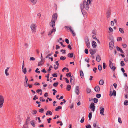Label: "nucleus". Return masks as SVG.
<instances>
[{
    "mask_svg": "<svg viewBox=\"0 0 128 128\" xmlns=\"http://www.w3.org/2000/svg\"><path fill=\"white\" fill-rule=\"evenodd\" d=\"M120 64L121 66H125V64L124 62L123 61H121Z\"/></svg>",
    "mask_w": 128,
    "mask_h": 128,
    "instance_id": "nucleus-40",
    "label": "nucleus"
},
{
    "mask_svg": "<svg viewBox=\"0 0 128 128\" xmlns=\"http://www.w3.org/2000/svg\"><path fill=\"white\" fill-rule=\"evenodd\" d=\"M90 108L91 109V111L94 112L95 111L96 107L94 103H91L90 106Z\"/></svg>",
    "mask_w": 128,
    "mask_h": 128,
    "instance_id": "nucleus-5",
    "label": "nucleus"
},
{
    "mask_svg": "<svg viewBox=\"0 0 128 128\" xmlns=\"http://www.w3.org/2000/svg\"><path fill=\"white\" fill-rule=\"evenodd\" d=\"M37 16L39 18H40L41 17V14L40 13H38L37 14Z\"/></svg>",
    "mask_w": 128,
    "mask_h": 128,
    "instance_id": "nucleus-59",
    "label": "nucleus"
},
{
    "mask_svg": "<svg viewBox=\"0 0 128 128\" xmlns=\"http://www.w3.org/2000/svg\"><path fill=\"white\" fill-rule=\"evenodd\" d=\"M30 28L32 33H36V32L37 26L36 24H32L30 25Z\"/></svg>",
    "mask_w": 128,
    "mask_h": 128,
    "instance_id": "nucleus-3",
    "label": "nucleus"
},
{
    "mask_svg": "<svg viewBox=\"0 0 128 128\" xmlns=\"http://www.w3.org/2000/svg\"><path fill=\"white\" fill-rule=\"evenodd\" d=\"M104 108H102L100 110V114L102 116H104Z\"/></svg>",
    "mask_w": 128,
    "mask_h": 128,
    "instance_id": "nucleus-17",
    "label": "nucleus"
},
{
    "mask_svg": "<svg viewBox=\"0 0 128 128\" xmlns=\"http://www.w3.org/2000/svg\"><path fill=\"white\" fill-rule=\"evenodd\" d=\"M58 82L54 83L53 84V86L54 87H56L58 86Z\"/></svg>",
    "mask_w": 128,
    "mask_h": 128,
    "instance_id": "nucleus-46",
    "label": "nucleus"
},
{
    "mask_svg": "<svg viewBox=\"0 0 128 128\" xmlns=\"http://www.w3.org/2000/svg\"><path fill=\"white\" fill-rule=\"evenodd\" d=\"M84 117H83L80 120V122L81 123H83L84 122Z\"/></svg>",
    "mask_w": 128,
    "mask_h": 128,
    "instance_id": "nucleus-49",
    "label": "nucleus"
},
{
    "mask_svg": "<svg viewBox=\"0 0 128 128\" xmlns=\"http://www.w3.org/2000/svg\"><path fill=\"white\" fill-rule=\"evenodd\" d=\"M71 86L70 85H68V86L66 88V89L68 91H70L71 89Z\"/></svg>",
    "mask_w": 128,
    "mask_h": 128,
    "instance_id": "nucleus-29",
    "label": "nucleus"
},
{
    "mask_svg": "<svg viewBox=\"0 0 128 128\" xmlns=\"http://www.w3.org/2000/svg\"><path fill=\"white\" fill-rule=\"evenodd\" d=\"M65 41L68 44H69V41L68 39H66Z\"/></svg>",
    "mask_w": 128,
    "mask_h": 128,
    "instance_id": "nucleus-63",
    "label": "nucleus"
},
{
    "mask_svg": "<svg viewBox=\"0 0 128 128\" xmlns=\"http://www.w3.org/2000/svg\"><path fill=\"white\" fill-rule=\"evenodd\" d=\"M94 101L95 103H97L98 101V100L97 98H94Z\"/></svg>",
    "mask_w": 128,
    "mask_h": 128,
    "instance_id": "nucleus-41",
    "label": "nucleus"
},
{
    "mask_svg": "<svg viewBox=\"0 0 128 128\" xmlns=\"http://www.w3.org/2000/svg\"><path fill=\"white\" fill-rule=\"evenodd\" d=\"M24 46L25 48H27L28 46V44L27 43H26L24 44Z\"/></svg>",
    "mask_w": 128,
    "mask_h": 128,
    "instance_id": "nucleus-58",
    "label": "nucleus"
},
{
    "mask_svg": "<svg viewBox=\"0 0 128 128\" xmlns=\"http://www.w3.org/2000/svg\"><path fill=\"white\" fill-rule=\"evenodd\" d=\"M103 65L104 69H105L106 66V64L104 63H103Z\"/></svg>",
    "mask_w": 128,
    "mask_h": 128,
    "instance_id": "nucleus-53",
    "label": "nucleus"
},
{
    "mask_svg": "<svg viewBox=\"0 0 128 128\" xmlns=\"http://www.w3.org/2000/svg\"><path fill=\"white\" fill-rule=\"evenodd\" d=\"M111 15V12L110 10H108L106 13V17L108 18H110Z\"/></svg>",
    "mask_w": 128,
    "mask_h": 128,
    "instance_id": "nucleus-11",
    "label": "nucleus"
},
{
    "mask_svg": "<svg viewBox=\"0 0 128 128\" xmlns=\"http://www.w3.org/2000/svg\"><path fill=\"white\" fill-rule=\"evenodd\" d=\"M120 32L122 34L124 33V31L121 28H119V29Z\"/></svg>",
    "mask_w": 128,
    "mask_h": 128,
    "instance_id": "nucleus-33",
    "label": "nucleus"
},
{
    "mask_svg": "<svg viewBox=\"0 0 128 128\" xmlns=\"http://www.w3.org/2000/svg\"><path fill=\"white\" fill-rule=\"evenodd\" d=\"M118 122L120 123V124H122V121L121 120V118L120 117H119L118 118Z\"/></svg>",
    "mask_w": 128,
    "mask_h": 128,
    "instance_id": "nucleus-45",
    "label": "nucleus"
},
{
    "mask_svg": "<svg viewBox=\"0 0 128 128\" xmlns=\"http://www.w3.org/2000/svg\"><path fill=\"white\" fill-rule=\"evenodd\" d=\"M92 112H90L88 115V117L90 120L92 116Z\"/></svg>",
    "mask_w": 128,
    "mask_h": 128,
    "instance_id": "nucleus-26",
    "label": "nucleus"
},
{
    "mask_svg": "<svg viewBox=\"0 0 128 128\" xmlns=\"http://www.w3.org/2000/svg\"><path fill=\"white\" fill-rule=\"evenodd\" d=\"M22 71L23 72L24 74H26L27 72L26 68H22Z\"/></svg>",
    "mask_w": 128,
    "mask_h": 128,
    "instance_id": "nucleus-24",
    "label": "nucleus"
},
{
    "mask_svg": "<svg viewBox=\"0 0 128 128\" xmlns=\"http://www.w3.org/2000/svg\"><path fill=\"white\" fill-rule=\"evenodd\" d=\"M86 46L88 48H90V42L89 41L88 39V37L87 38V39L86 40Z\"/></svg>",
    "mask_w": 128,
    "mask_h": 128,
    "instance_id": "nucleus-7",
    "label": "nucleus"
},
{
    "mask_svg": "<svg viewBox=\"0 0 128 128\" xmlns=\"http://www.w3.org/2000/svg\"><path fill=\"white\" fill-rule=\"evenodd\" d=\"M97 70V68H94L93 69V71L95 73H96V71Z\"/></svg>",
    "mask_w": 128,
    "mask_h": 128,
    "instance_id": "nucleus-56",
    "label": "nucleus"
},
{
    "mask_svg": "<svg viewBox=\"0 0 128 128\" xmlns=\"http://www.w3.org/2000/svg\"><path fill=\"white\" fill-rule=\"evenodd\" d=\"M52 54V53L50 54H48L46 56V58H49V56H50Z\"/></svg>",
    "mask_w": 128,
    "mask_h": 128,
    "instance_id": "nucleus-61",
    "label": "nucleus"
},
{
    "mask_svg": "<svg viewBox=\"0 0 128 128\" xmlns=\"http://www.w3.org/2000/svg\"><path fill=\"white\" fill-rule=\"evenodd\" d=\"M97 122H96L95 123H94L93 124V126L94 128H97L98 126L97 125Z\"/></svg>",
    "mask_w": 128,
    "mask_h": 128,
    "instance_id": "nucleus-34",
    "label": "nucleus"
},
{
    "mask_svg": "<svg viewBox=\"0 0 128 128\" xmlns=\"http://www.w3.org/2000/svg\"><path fill=\"white\" fill-rule=\"evenodd\" d=\"M124 60L126 62H127L128 61V58H124Z\"/></svg>",
    "mask_w": 128,
    "mask_h": 128,
    "instance_id": "nucleus-64",
    "label": "nucleus"
},
{
    "mask_svg": "<svg viewBox=\"0 0 128 128\" xmlns=\"http://www.w3.org/2000/svg\"><path fill=\"white\" fill-rule=\"evenodd\" d=\"M10 68L9 67H7L5 70V74L7 76L9 75V74L8 72Z\"/></svg>",
    "mask_w": 128,
    "mask_h": 128,
    "instance_id": "nucleus-13",
    "label": "nucleus"
},
{
    "mask_svg": "<svg viewBox=\"0 0 128 128\" xmlns=\"http://www.w3.org/2000/svg\"><path fill=\"white\" fill-rule=\"evenodd\" d=\"M98 68L99 70H101L102 69V66L100 65H99L98 66Z\"/></svg>",
    "mask_w": 128,
    "mask_h": 128,
    "instance_id": "nucleus-35",
    "label": "nucleus"
},
{
    "mask_svg": "<svg viewBox=\"0 0 128 128\" xmlns=\"http://www.w3.org/2000/svg\"><path fill=\"white\" fill-rule=\"evenodd\" d=\"M52 76L54 77H57L58 76L56 74H52Z\"/></svg>",
    "mask_w": 128,
    "mask_h": 128,
    "instance_id": "nucleus-60",
    "label": "nucleus"
},
{
    "mask_svg": "<svg viewBox=\"0 0 128 128\" xmlns=\"http://www.w3.org/2000/svg\"><path fill=\"white\" fill-rule=\"evenodd\" d=\"M44 111V110L43 108H41L39 110V112L41 113H42Z\"/></svg>",
    "mask_w": 128,
    "mask_h": 128,
    "instance_id": "nucleus-43",
    "label": "nucleus"
},
{
    "mask_svg": "<svg viewBox=\"0 0 128 128\" xmlns=\"http://www.w3.org/2000/svg\"><path fill=\"white\" fill-rule=\"evenodd\" d=\"M70 32L72 34L73 36H76V34L74 32V30H72Z\"/></svg>",
    "mask_w": 128,
    "mask_h": 128,
    "instance_id": "nucleus-39",
    "label": "nucleus"
},
{
    "mask_svg": "<svg viewBox=\"0 0 128 128\" xmlns=\"http://www.w3.org/2000/svg\"><path fill=\"white\" fill-rule=\"evenodd\" d=\"M42 62L41 61L40 62H39L38 63V66H42L43 65V64L42 63V62Z\"/></svg>",
    "mask_w": 128,
    "mask_h": 128,
    "instance_id": "nucleus-44",
    "label": "nucleus"
},
{
    "mask_svg": "<svg viewBox=\"0 0 128 128\" xmlns=\"http://www.w3.org/2000/svg\"><path fill=\"white\" fill-rule=\"evenodd\" d=\"M46 115L48 114L52 115V113L50 111H47V112L46 113Z\"/></svg>",
    "mask_w": 128,
    "mask_h": 128,
    "instance_id": "nucleus-28",
    "label": "nucleus"
},
{
    "mask_svg": "<svg viewBox=\"0 0 128 128\" xmlns=\"http://www.w3.org/2000/svg\"><path fill=\"white\" fill-rule=\"evenodd\" d=\"M39 70V69L38 68H37L36 69V70L35 71V72H37L38 74H40V71H38V70Z\"/></svg>",
    "mask_w": 128,
    "mask_h": 128,
    "instance_id": "nucleus-54",
    "label": "nucleus"
},
{
    "mask_svg": "<svg viewBox=\"0 0 128 128\" xmlns=\"http://www.w3.org/2000/svg\"><path fill=\"white\" fill-rule=\"evenodd\" d=\"M28 1L30 2L33 4H35L37 2V0H28Z\"/></svg>",
    "mask_w": 128,
    "mask_h": 128,
    "instance_id": "nucleus-10",
    "label": "nucleus"
},
{
    "mask_svg": "<svg viewBox=\"0 0 128 128\" xmlns=\"http://www.w3.org/2000/svg\"><path fill=\"white\" fill-rule=\"evenodd\" d=\"M71 77L70 78V82L71 84H72V83H74V78L73 76H71Z\"/></svg>",
    "mask_w": 128,
    "mask_h": 128,
    "instance_id": "nucleus-23",
    "label": "nucleus"
},
{
    "mask_svg": "<svg viewBox=\"0 0 128 128\" xmlns=\"http://www.w3.org/2000/svg\"><path fill=\"white\" fill-rule=\"evenodd\" d=\"M122 46L124 48H126L127 47V45L126 44H122Z\"/></svg>",
    "mask_w": 128,
    "mask_h": 128,
    "instance_id": "nucleus-62",
    "label": "nucleus"
},
{
    "mask_svg": "<svg viewBox=\"0 0 128 128\" xmlns=\"http://www.w3.org/2000/svg\"><path fill=\"white\" fill-rule=\"evenodd\" d=\"M57 18L58 14L57 13H55L53 15L52 20L50 23V25L53 28L49 32L48 34V36H50L53 32H55L56 31V28H54V26L56 24L55 22L57 20Z\"/></svg>",
    "mask_w": 128,
    "mask_h": 128,
    "instance_id": "nucleus-1",
    "label": "nucleus"
},
{
    "mask_svg": "<svg viewBox=\"0 0 128 128\" xmlns=\"http://www.w3.org/2000/svg\"><path fill=\"white\" fill-rule=\"evenodd\" d=\"M96 97L97 98H99L101 97V95L100 94H97L96 95Z\"/></svg>",
    "mask_w": 128,
    "mask_h": 128,
    "instance_id": "nucleus-42",
    "label": "nucleus"
},
{
    "mask_svg": "<svg viewBox=\"0 0 128 128\" xmlns=\"http://www.w3.org/2000/svg\"><path fill=\"white\" fill-rule=\"evenodd\" d=\"M96 61L98 62L100 61L101 60V58L100 56L98 55L97 56L96 58Z\"/></svg>",
    "mask_w": 128,
    "mask_h": 128,
    "instance_id": "nucleus-21",
    "label": "nucleus"
},
{
    "mask_svg": "<svg viewBox=\"0 0 128 128\" xmlns=\"http://www.w3.org/2000/svg\"><path fill=\"white\" fill-rule=\"evenodd\" d=\"M75 92L76 93L77 95L79 94L80 92V88L78 86H76V87Z\"/></svg>",
    "mask_w": 128,
    "mask_h": 128,
    "instance_id": "nucleus-8",
    "label": "nucleus"
},
{
    "mask_svg": "<svg viewBox=\"0 0 128 128\" xmlns=\"http://www.w3.org/2000/svg\"><path fill=\"white\" fill-rule=\"evenodd\" d=\"M65 28L67 29L68 30H69L70 32L72 31V30H73L72 28H71L70 26H66L65 27Z\"/></svg>",
    "mask_w": 128,
    "mask_h": 128,
    "instance_id": "nucleus-20",
    "label": "nucleus"
},
{
    "mask_svg": "<svg viewBox=\"0 0 128 128\" xmlns=\"http://www.w3.org/2000/svg\"><path fill=\"white\" fill-rule=\"evenodd\" d=\"M72 74V73L71 72H69L68 73L66 74V76L67 77H68L69 76L70 77H71V75Z\"/></svg>",
    "mask_w": 128,
    "mask_h": 128,
    "instance_id": "nucleus-47",
    "label": "nucleus"
},
{
    "mask_svg": "<svg viewBox=\"0 0 128 128\" xmlns=\"http://www.w3.org/2000/svg\"><path fill=\"white\" fill-rule=\"evenodd\" d=\"M104 80H101L100 81L99 84L101 85H102L104 84Z\"/></svg>",
    "mask_w": 128,
    "mask_h": 128,
    "instance_id": "nucleus-22",
    "label": "nucleus"
},
{
    "mask_svg": "<svg viewBox=\"0 0 128 128\" xmlns=\"http://www.w3.org/2000/svg\"><path fill=\"white\" fill-rule=\"evenodd\" d=\"M91 90L89 88H88L87 89V93H90L91 92Z\"/></svg>",
    "mask_w": 128,
    "mask_h": 128,
    "instance_id": "nucleus-52",
    "label": "nucleus"
},
{
    "mask_svg": "<svg viewBox=\"0 0 128 128\" xmlns=\"http://www.w3.org/2000/svg\"><path fill=\"white\" fill-rule=\"evenodd\" d=\"M117 40L118 41H119L122 40V38L121 37H118L117 39Z\"/></svg>",
    "mask_w": 128,
    "mask_h": 128,
    "instance_id": "nucleus-50",
    "label": "nucleus"
},
{
    "mask_svg": "<svg viewBox=\"0 0 128 128\" xmlns=\"http://www.w3.org/2000/svg\"><path fill=\"white\" fill-rule=\"evenodd\" d=\"M92 0H87V1H84L83 4H81L80 8L81 10L85 8L88 10L90 8L89 4H92Z\"/></svg>",
    "mask_w": 128,
    "mask_h": 128,
    "instance_id": "nucleus-2",
    "label": "nucleus"
},
{
    "mask_svg": "<svg viewBox=\"0 0 128 128\" xmlns=\"http://www.w3.org/2000/svg\"><path fill=\"white\" fill-rule=\"evenodd\" d=\"M35 60V59L33 57H31L30 58V60H32V61H34Z\"/></svg>",
    "mask_w": 128,
    "mask_h": 128,
    "instance_id": "nucleus-57",
    "label": "nucleus"
},
{
    "mask_svg": "<svg viewBox=\"0 0 128 128\" xmlns=\"http://www.w3.org/2000/svg\"><path fill=\"white\" fill-rule=\"evenodd\" d=\"M25 80L26 82H24V84L25 85V87H26L27 86L28 84V82L27 78L26 76H25Z\"/></svg>",
    "mask_w": 128,
    "mask_h": 128,
    "instance_id": "nucleus-14",
    "label": "nucleus"
},
{
    "mask_svg": "<svg viewBox=\"0 0 128 128\" xmlns=\"http://www.w3.org/2000/svg\"><path fill=\"white\" fill-rule=\"evenodd\" d=\"M62 108L60 106H58L56 109V111H57L59 110H60Z\"/></svg>",
    "mask_w": 128,
    "mask_h": 128,
    "instance_id": "nucleus-37",
    "label": "nucleus"
},
{
    "mask_svg": "<svg viewBox=\"0 0 128 128\" xmlns=\"http://www.w3.org/2000/svg\"><path fill=\"white\" fill-rule=\"evenodd\" d=\"M36 122L34 120H32L30 122V124L31 125L34 127L36 126L35 124Z\"/></svg>",
    "mask_w": 128,
    "mask_h": 128,
    "instance_id": "nucleus-15",
    "label": "nucleus"
},
{
    "mask_svg": "<svg viewBox=\"0 0 128 128\" xmlns=\"http://www.w3.org/2000/svg\"><path fill=\"white\" fill-rule=\"evenodd\" d=\"M37 113V111L36 110H32V113L33 115L36 114Z\"/></svg>",
    "mask_w": 128,
    "mask_h": 128,
    "instance_id": "nucleus-27",
    "label": "nucleus"
},
{
    "mask_svg": "<svg viewBox=\"0 0 128 128\" xmlns=\"http://www.w3.org/2000/svg\"><path fill=\"white\" fill-rule=\"evenodd\" d=\"M109 31L111 32H113L114 30L113 29L111 28H109Z\"/></svg>",
    "mask_w": 128,
    "mask_h": 128,
    "instance_id": "nucleus-48",
    "label": "nucleus"
},
{
    "mask_svg": "<svg viewBox=\"0 0 128 128\" xmlns=\"http://www.w3.org/2000/svg\"><path fill=\"white\" fill-rule=\"evenodd\" d=\"M92 46L93 48H96V42L93 41L92 42Z\"/></svg>",
    "mask_w": 128,
    "mask_h": 128,
    "instance_id": "nucleus-16",
    "label": "nucleus"
},
{
    "mask_svg": "<svg viewBox=\"0 0 128 128\" xmlns=\"http://www.w3.org/2000/svg\"><path fill=\"white\" fill-rule=\"evenodd\" d=\"M40 100L41 101H42L43 102H44L45 101V99L43 98H42L41 97L40 98Z\"/></svg>",
    "mask_w": 128,
    "mask_h": 128,
    "instance_id": "nucleus-55",
    "label": "nucleus"
},
{
    "mask_svg": "<svg viewBox=\"0 0 128 128\" xmlns=\"http://www.w3.org/2000/svg\"><path fill=\"white\" fill-rule=\"evenodd\" d=\"M4 101V97L2 95L0 96V108H2L3 106Z\"/></svg>",
    "mask_w": 128,
    "mask_h": 128,
    "instance_id": "nucleus-4",
    "label": "nucleus"
},
{
    "mask_svg": "<svg viewBox=\"0 0 128 128\" xmlns=\"http://www.w3.org/2000/svg\"><path fill=\"white\" fill-rule=\"evenodd\" d=\"M125 91L127 93H128V87L126 86L125 87Z\"/></svg>",
    "mask_w": 128,
    "mask_h": 128,
    "instance_id": "nucleus-36",
    "label": "nucleus"
},
{
    "mask_svg": "<svg viewBox=\"0 0 128 128\" xmlns=\"http://www.w3.org/2000/svg\"><path fill=\"white\" fill-rule=\"evenodd\" d=\"M80 74L81 78H83L84 77V74L83 72L82 71H81L80 72Z\"/></svg>",
    "mask_w": 128,
    "mask_h": 128,
    "instance_id": "nucleus-25",
    "label": "nucleus"
},
{
    "mask_svg": "<svg viewBox=\"0 0 128 128\" xmlns=\"http://www.w3.org/2000/svg\"><path fill=\"white\" fill-rule=\"evenodd\" d=\"M109 66L111 69L113 71H114L116 69V68L114 66H113V63L110 61L109 62Z\"/></svg>",
    "mask_w": 128,
    "mask_h": 128,
    "instance_id": "nucleus-6",
    "label": "nucleus"
},
{
    "mask_svg": "<svg viewBox=\"0 0 128 128\" xmlns=\"http://www.w3.org/2000/svg\"><path fill=\"white\" fill-rule=\"evenodd\" d=\"M94 90L97 92H98L100 90V87L97 86H96L94 88Z\"/></svg>",
    "mask_w": 128,
    "mask_h": 128,
    "instance_id": "nucleus-12",
    "label": "nucleus"
},
{
    "mask_svg": "<svg viewBox=\"0 0 128 128\" xmlns=\"http://www.w3.org/2000/svg\"><path fill=\"white\" fill-rule=\"evenodd\" d=\"M66 58V57L62 56L60 57V60H65Z\"/></svg>",
    "mask_w": 128,
    "mask_h": 128,
    "instance_id": "nucleus-32",
    "label": "nucleus"
},
{
    "mask_svg": "<svg viewBox=\"0 0 128 128\" xmlns=\"http://www.w3.org/2000/svg\"><path fill=\"white\" fill-rule=\"evenodd\" d=\"M68 56L70 58H72L73 56V54L72 53H71L70 54H68Z\"/></svg>",
    "mask_w": 128,
    "mask_h": 128,
    "instance_id": "nucleus-30",
    "label": "nucleus"
},
{
    "mask_svg": "<svg viewBox=\"0 0 128 128\" xmlns=\"http://www.w3.org/2000/svg\"><path fill=\"white\" fill-rule=\"evenodd\" d=\"M22 128H28V125L26 124H24Z\"/></svg>",
    "mask_w": 128,
    "mask_h": 128,
    "instance_id": "nucleus-51",
    "label": "nucleus"
},
{
    "mask_svg": "<svg viewBox=\"0 0 128 128\" xmlns=\"http://www.w3.org/2000/svg\"><path fill=\"white\" fill-rule=\"evenodd\" d=\"M124 104L125 106H127L128 105V100H125L124 102Z\"/></svg>",
    "mask_w": 128,
    "mask_h": 128,
    "instance_id": "nucleus-38",
    "label": "nucleus"
},
{
    "mask_svg": "<svg viewBox=\"0 0 128 128\" xmlns=\"http://www.w3.org/2000/svg\"><path fill=\"white\" fill-rule=\"evenodd\" d=\"M114 43L112 42H110L109 44V46L110 49L112 50L114 46Z\"/></svg>",
    "mask_w": 128,
    "mask_h": 128,
    "instance_id": "nucleus-9",
    "label": "nucleus"
},
{
    "mask_svg": "<svg viewBox=\"0 0 128 128\" xmlns=\"http://www.w3.org/2000/svg\"><path fill=\"white\" fill-rule=\"evenodd\" d=\"M90 54L92 55L94 54L95 53V52L92 50H90Z\"/></svg>",
    "mask_w": 128,
    "mask_h": 128,
    "instance_id": "nucleus-31",
    "label": "nucleus"
},
{
    "mask_svg": "<svg viewBox=\"0 0 128 128\" xmlns=\"http://www.w3.org/2000/svg\"><path fill=\"white\" fill-rule=\"evenodd\" d=\"M110 96H112L113 95L114 96H116V92L115 90H113V92L112 94H110Z\"/></svg>",
    "mask_w": 128,
    "mask_h": 128,
    "instance_id": "nucleus-18",
    "label": "nucleus"
},
{
    "mask_svg": "<svg viewBox=\"0 0 128 128\" xmlns=\"http://www.w3.org/2000/svg\"><path fill=\"white\" fill-rule=\"evenodd\" d=\"M30 117H28L27 119L26 120V123L24 124H26L27 125H28V124L29 123V122H28L30 121Z\"/></svg>",
    "mask_w": 128,
    "mask_h": 128,
    "instance_id": "nucleus-19",
    "label": "nucleus"
}]
</instances>
